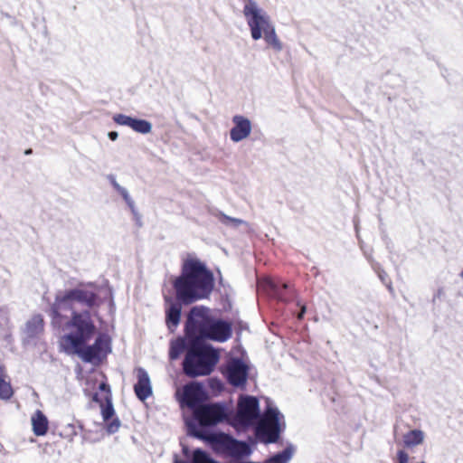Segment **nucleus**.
Listing matches in <instances>:
<instances>
[{
    "instance_id": "f257e3e1",
    "label": "nucleus",
    "mask_w": 463,
    "mask_h": 463,
    "mask_svg": "<svg viewBox=\"0 0 463 463\" xmlns=\"http://www.w3.org/2000/svg\"><path fill=\"white\" fill-rule=\"evenodd\" d=\"M213 272L197 258L184 260L179 276L172 281L175 298L165 295V326L174 333L181 321L183 306L210 297L214 289Z\"/></svg>"
},
{
    "instance_id": "f03ea898",
    "label": "nucleus",
    "mask_w": 463,
    "mask_h": 463,
    "mask_svg": "<svg viewBox=\"0 0 463 463\" xmlns=\"http://www.w3.org/2000/svg\"><path fill=\"white\" fill-rule=\"evenodd\" d=\"M266 406L260 411L256 396L241 394L236 409L232 408L230 426L237 430L256 429V434L264 444L277 443L286 429L284 415L270 398H266Z\"/></svg>"
},
{
    "instance_id": "7ed1b4c3",
    "label": "nucleus",
    "mask_w": 463,
    "mask_h": 463,
    "mask_svg": "<svg viewBox=\"0 0 463 463\" xmlns=\"http://www.w3.org/2000/svg\"><path fill=\"white\" fill-rule=\"evenodd\" d=\"M84 287L98 288L95 282H80L78 287L66 290H59L54 298V301L45 310L51 317V324L54 328H60L63 324L66 316L63 311L76 310L74 303L86 307L90 311L92 308H98L103 303L102 298L95 291H90Z\"/></svg>"
},
{
    "instance_id": "20e7f679",
    "label": "nucleus",
    "mask_w": 463,
    "mask_h": 463,
    "mask_svg": "<svg viewBox=\"0 0 463 463\" xmlns=\"http://www.w3.org/2000/svg\"><path fill=\"white\" fill-rule=\"evenodd\" d=\"M220 360L218 351L207 342H193L182 363L190 378L210 375Z\"/></svg>"
},
{
    "instance_id": "39448f33",
    "label": "nucleus",
    "mask_w": 463,
    "mask_h": 463,
    "mask_svg": "<svg viewBox=\"0 0 463 463\" xmlns=\"http://www.w3.org/2000/svg\"><path fill=\"white\" fill-rule=\"evenodd\" d=\"M243 1L242 13L246 17L251 38L254 41H258L263 36L267 44L271 46L276 52L282 51V43L277 36L275 26L272 24L269 14L259 7L255 0Z\"/></svg>"
},
{
    "instance_id": "423d86ee",
    "label": "nucleus",
    "mask_w": 463,
    "mask_h": 463,
    "mask_svg": "<svg viewBox=\"0 0 463 463\" xmlns=\"http://www.w3.org/2000/svg\"><path fill=\"white\" fill-rule=\"evenodd\" d=\"M71 332L62 336V349L67 351L79 345L88 344L97 334L98 329L89 309L72 310L65 322Z\"/></svg>"
},
{
    "instance_id": "0eeeda50",
    "label": "nucleus",
    "mask_w": 463,
    "mask_h": 463,
    "mask_svg": "<svg viewBox=\"0 0 463 463\" xmlns=\"http://www.w3.org/2000/svg\"><path fill=\"white\" fill-rule=\"evenodd\" d=\"M206 439L205 444L217 455L242 459L252 453V449L248 442L237 439L231 434L221 430H215Z\"/></svg>"
},
{
    "instance_id": "6e6552de",
    "label": "nucleus",
    "mask_w": 463,
    "mask_h": 463,
    "mask_svg": "<svg viewBox=\"0 0 463 463\" xmlns=\"http://www.w3.org/2000/svg\"><path fill=\"white\" fill-rule=\"evenodd\" d=\"M111 338L105 333H99L92 345H79L65 351L68 354H77L84 363L99 365L111 353Z\"/></svg>"
},
{
    "instance_id": "1a4fd4ad",
    "label": "nucleus",
    "mask_w": 463,
    "mask_h": 463,
    "mask_svg": "<svg viewBox=\"0 0 463 463\" xmlns=\"http://www.w3.org/2000/svg\"><path fill=\"white\" fill-rule=\"evenodd\" d=\"M210 309L205 306L193 307L184 323V335L192 337L193 342H204L203 336L212 316L209 314Z\"/></svg>"
},
{
    "instance_id": "9d476101",
    "label": "nucleus",
    "mask_w": 463,
    "mask_h": 463,
    "mask_svg": "<svg viewBox=\"0 0 463 463\" xmlns=\"http://www.w3.org/2000/svg\"><path fill=\"white\" fill-rule=\"evenodd\" d=\"M221 372L227 383L241 390L246 389L250 366L242 358L229 356L221 366Z\"/></svg>"
},
{
    "instance_id": "9b49d317",
    "label": "nucleus",
    "mask_w": 463,
    "mask_h": 463,
    "mask_svg": "<svg viewBox=\"0 0 463 463\" xmlns=\"http://www.w3.org/2000/svg\"><path fill=\"white\" fill-rule=\"evenodd\" d=\"M185 425L188 436L200 439L204 443L207 442L206 438L210 437L215 431L201 410L197 411L193 418L187 420Z\"/></svg>"
},
{
    "instance_id": "f8f14e48",
    "label": "nucleus",
    "mask_w": 463,
    "mask_h": 463,
    "mask_svg": "<svg viewBox=\"0 0 463 463\" xmlns=\"http://www.w3.org/2000/svg\"><path fill=\"white\" fill-rule=\"evenodd\" d=\"M232 335V324L230 321L212 317L202 339L205 342L212 340L223 343L230 339Z\"/></svg>"
},
{
    "instance_id": "ddd939ff",
    "label": "nucleus",
    "mask_w": 463,
    "mask_h": 463,
    "mask_svg": "<svg viewBox=\"0 0 463 463\" xmlns=\"http://www.w3.org/2000/svg\"><path fill=\"white\" fill-rule=\"evenodd\" d=\"M201 411L213 428L221 423L230 425L232 421V407L225 402H211L203 406Z\"/></svg>"
},
{
    "instance_id": "4468645a",
    "label": "nucleus",
    "mask_w": 463,
    "mask_h": 463,
    "mask_svg": "<svg viewBox=\"0 0 463 463\" xmlns=\"http://www.w3.org/2000/svg\"><path fill=\"white\" fill-rule=\"evenodd\" d=\"M182 457L174 455V463H225L213 458L211 454L201 448H190L180 441Z\"/></svg>"
},
{
    "instance_id": "2eb2a0df",
    "label": "nucleus",
    "mask_w": 463,
    "mask_h": 463,
    "mask_svg": "<svg viewBox=\"0 0 463 463\" xmlns=\"http://www.w3.org/2000/svg\"><path fill=\"white\" fill-rule=\"evenodd\" d=\"M233 127L230 130V138L232 141L238 143L247 138L251 132L250 120L241 115L232 117Z\"/></svg>"
},
{
    "instance_id": "dca6fc26",
    "label": "nucleus",
    "mask_w": 463,
    "mask_h": 463,
    "mask_svg": "<svg viewBox=\"0 0 463 463\" xmlns=\"http://www.w3.org/2000/svg\"><path fill=\"white\" fill-rule=\"evenodd\" d=\"M137 383L134 384V392L137 398L145 402L153 393L150 377L147 372L142 368H137Z\"/></svg>"
},
{
    "instance_id": "f3484780",
    "label": "nucleus",
    "mask_w": 463,
    "mask_h": 463,
    "mask_svg": "<svg viewBox=\"0 0 463 463\" xmlns=\"http://www.w3.org/2000/svg\"><path fill=\"white\" fill-rule=\"evenodd\" d=\"M204 393V387L202 383L193 382L184 385L181 397L178 398L181 406L194 408L199 396Z\"/></svg>"
},
{
    "instance_id": "a211bd4d",
    "label": "nucleus",
    "mask_w": 463,
    "mask_h": 463,
    "mask_svg": "<svg viewBox=\"0 0 463 463\" xmlns=\"http://www.w3.org/2000/svg\"><path fill=\"white\" fill-rule=\"evenodd\" d=\"M268 284L272 297L277 300L287 303L294 298V291L288 283L270 280Z\"/></svg>"
},
{
    "instance_id": "6ab92c4d",
    "label": "nucleus",
    "mask_w": 463,
    "mask_h": 463,
    "mask_svg": "<svg viewBox=\"0 0 463 463\" xmlns=\"http://www.w3.org/2000/svg\"><path fill=\"white\" fill-rule=\"evenodd\" d=\"M193 341L194 339L192 337H187L186 335L172 340L168 353L169 359L174 361L178 359L184 352H185V354L188 353Z\"/></svg>"
},
{
    "instance_id": "aec40b11",
    "label": "nucleus",
    "mask_w": 463,
    "mask_h": 463,
    "mask_svg": "<svg viewBox=\"0 0 463 463\" xmlns=\"http://www.w3.org/2000/svg\"><path fill=\"white\" fill-rule=\"evenodd\" d=\"M44 320L41 314L34 315L31 319L25 323L24 333L29 339L38 337L43 332Z\"/></svg>"
},
{
    "instance_id": "412c9836",
    "label": "nucleus",
    "mask_w": 463,
    "mask_h": 463,
    "mask_svg": "<svg viewBox=\"0 0 463 463\" xmlns=\"http://www.w3.org/2000/svg\"><path fill=\"white\" fill-rule=\"evenodd\" d=\"M31 421L33 426V431L35 436H44L47 433L49 428V421L47 417L42 411L37 410L32 416Z\"/></svg>"
},
{
    "instance_id": "4be33fe9",
    "label": "nucleus",
    "mask_w": 463,
    "mask_h": 463,
    "mask_svg": "<svg viewBox=\"0 0 463 463\" xmlns=\"http://www.w3.org/2000/svg\"><path fill=\"white\" fill-rule=\"evenodd\" d=\"M6 377L5 368L0 364V399L3 401H8L14 395L13 387L11 383L5 380Z\"/></svg>"
},
{
    "instance_id": "5701e85b",
    "label": "nucleus",
    "mask_w": 463,
    "mask_h": 463,
    "mask_svg": "<svg viewBox=\"0 0 463 463\" xmlns=\"http://www.w3.org/2000/svg\"><path fill=\"white\" fill-rule=\"evenodd\" d=\"M295 447L288 444L283 450L279 451L269 457L263 463H288L291 459Z\"/></svg>"
},
{
    "instance_id": "b1692460",
    "label": "nucleus",
    "mask_w": 463,
    "mask_h": 463,
    "mask_svg": "<svg viewBox=\"0 0 463 463\" xmlns=\"http://www.w3.org/2000/svg\"><path fill=\"white\" fill-rule=\"evenodd\" d=\"M424 440V432L421 430L414 429L403 435V443L407 448H413L420 445Z\"/></svg>"
},
{
    "instance_id": "393cba45",
    "label": "nucleus",
    "mask_w": 463,
    "mask_h": 463,
    "mask_svg": "<svg viewBox=\"0 0 463 463\" xmlns=\"http://www.w3.org/2000/svg\"><path fill=\"white\" fill-rule=\"evenodd\" d=\"M101 416L105 422L111 420L115 414L114 406L112 403V396L105 397V403H101Z\"/></svg>"
},
{
    "instance_id": "a878e982",
    "label": "nucleus",
    "mask_w": 463,
    "mask_h": 463,
    "mask_svg": "<svg viewBox=\"0 0 463 463\" xmlns=\"http://www.w3.org/2000/svg\"><path fill=\"white\" fill-rule=\"evenodd\" d=\"M368 262L371 264L372 269L377 274L381 282L384 285L387 281H391L387 272L382 268L381 264L377 262L373 256L368 257Z\"/></svg>"
},
{
    "instance_id": "bb28decb",
    "label": "nucleus",
    "mask_w": 463,
    "mask_h": 463,
    "mask_svg": "<svg viewBox=\"0 0 463 463\" xmlns=\"http://www.w3.org/2000/svg\"><path fill=\"white\" fill-rule=\"evenodd\" d=\"M214 216L218 218V220L224 225L238 227L239 225L244 223L245 222L241 219L233 218L226 215L222 212L216 211V213H212Z\"/></svg>"
},
{
    "instance_id": "cd10ccee",
    "label": "nucleus",
    "mask_w": 463,
    "mask_h": 463,
    "mask_svg": "<svg viewBox=\"0 0 463 463\" xmlns=\"http://www.w3.org/2000/svg\"><path fill=\"white\" fill-rule=\"evenodd\" d=\"M138 118L128 116L125 114H115L112 118L113 121L120 126H125L134 129L135 124Z\"/></svg>"
},
{
    "instance_id": "c85d7f7f",
    "label": "nucleus",
    "mask_w": 463,
    "mask_h": 463,
    "mask_svg": "<svg viewBox=\"0 0 463 463\" xmlns=\"http://www.w3.org/2000/svg\"><path fill=\"white\" fill-rule=\"evenodd\" d=\"M152 130V123L146 119L137 118L133 131L139 134H148Z\"/></svg>"
},
{
    "instance_id": "c756f323",
    "label": "nucleus",
    "mask_w": 463,
    "mask_h": 463,
    "mask_svg": "<svg viewBox=\"0 0 463 463\" xmlns=\"http://www.w3.org/2000/svg\"><path fill=\"white\" fill-rule=\"evenodd\" d=\"M232 288L231 286H227V288H224V291L221 292L222 296V308L225 311H229L232 309V300H231V294H232Z\"/></svg>"
},
{
    "instance_id": "7c9ffc66",
    "label": "nucleus",
    "mask_w": 463,
    "mask_h": 463,
    "mask_svg": "<svg viewBox=\"0 0 463 463\" xmlns=\"http://www.w3.org/2000/svg\"><path fill=\"white\" fill-rule=\"evenodd\" d=\"M118 193L122 196L123 200L125 201V203L128 206L129 210L131 212H135V207H136L135 202L132 199V197L129 195L128 191L125 187H123Z\"/></svg>"
},
{
    "instance_id": "2f4dec72",
    "label": "nucleus",
    "mask_w": 463,
    "mask_h": 463,
    "mask_svg": "<svg viewBox=\"0 0 463 463\" xmlns=\"http://www.w3.org/2000/svg\"><path fill=\"white\" fill-rule=\"evenodd\" d=\"M120 427V420L118 418H114L110 422H108L106 425V431L109 434L116 433Z\"/></svg>"
},
{
    "instance_id": "473e14b6",
    "label": "nucleus",
    "mask_w": 463,
    "mask_h": 463,
    "mask_svg": "<svg viewBox=\"0 0 463 463\" xmlns=\"http://www.w3.org/2000/svg\"><path fill=\"white\" fill-rule=\"evenodd\" d=\"M409 461V455L408 453L403 450L400 449L397 452V463H408Z\"/></svg>"
},
{
    "instance_id": "72a5a7b5",
    "label": "nucleus",
    "mask_w": 463,
    "mask_h": 463,
    "mask_svg": "<svg viewBox=\"0 0 463 463\" xmlns=\"http://www.w3.org/2000/svg\"><path fill=\"white\" fill-rule=\"evenodd\" d=\"M99 390L102 392H105L106 393V396L105 397H109V395H111V389H110V386L108 383L106 382H101L99 384Z\"/></svg>"
},
{
    "instance_id": "f704fd0d",
    "label": "nucleus",
    "mask_w": 463,
    "mask_h": 463,
    "mask_svg": "<svg viewBox=\"0 0 463 463\" xmlns=\"http://www.w3.org/2000/svg\"><path fill=\"white\" fill-rule=\"evenodd\" d=\"M108 180L109 181L110 184L112 185V187L117 191L118 192L119 190H121L123 188V186H121L116 180V176L114 175H108Z\"/></svg>"
},
{
    "instance_id": "c9c22d12",
    "label": "nucleus",
    "mask_w": 463,
    "mask_h": 463,
    "mask_svg": "<svg viewBox=\"0 0 463 463\" xmlns=\"http://www.w3.org/2000/svg\"><path fill=\"white\" fill-rule=\"evenodd\" d=\"M131 213L134 216L137 225L141 227L142 226L141 215L139 214V213L137 212L136 207H135V212H131Z\"/></svg>"
},
{
    "instance_id": "e433bc0d",
    "label": "nucleus",
    "mask_w": 463,
    "mask_h": 463,
    "mask_svg": "<svg viewBox=\"0 0 463 463\" xmlns=\"http://www.w3.org/2000/svg\"><path fill=\"white\" fill-rule=\"evenodd\" d=\"M92 402L99 403L101 406V403H104L103 401L100 399L98 392H94L91 397Z\"/></svg>"
},
{
    "instance_id": "4c0bfd02",
    "label": "nucleus",
    "mask_w": 463,
    "mask_h": 463,
    "mask_svg": "<svg viewBox=\"0 0 463 463\" xmlns=\"http://www.w3.org/2000/svg\"><path fill=\"white\" fill-rule=\"evenodd\" d=\"M385 287L387 288L388 291L390 292V294L392 296V297H395V291H394V288L392 287V280L391 281H387L386 284H384Z\"/></svg>"
},
{
    "instance_id": "58836bf2",
    "label": "nucleus",
    "mask_w": 463,
    "mask_h": 463,
    "mask_svg": "<svg viewBox=\"0 0 463 463\" xmlns=\"http://www.w3.org/2000/svg\"><path fill=\"white\" fill-rule=\"evenodd\" d=\"M218 284L221 288H222V289H220V291H224V288H227V286H230L229 284H227L224 279H222V276H220L219 278V280H218Z\"/></svg>"
},
{
    "instance_id": "ea45409f",
    "label": "nucleus",
    "mask_w": 463,
    "mask_h": 463,
    "mask_svg": "<svg viewBox=\"0 0 463 463\" xmlns=\"http://www.w3.org/2000/svg\"><path fill=\"white\" fill-rule=\"evenodd\" d=\"M108 137L111 140V141H115L118 139V133L117 131H109L108 133Z\"/></svg>"
},
{
    "instance_id": "a19ab883",
    "label": "nucleus",
    "mask_w": 463,
    "mask_h": 463,
    "mask_svg": "<svg viewBox=\"0 0 463 463\" xmlns=\"http://www.w3.org/2000/svg\"><path fill=\"white\" fill-rule=\"evenodd\" d=\"M222 386V383L219 380L211 379V387L212 388H221Z\"/></svg>"
},
{
    "instance_id": "79ce46f5",
    "label": "nucleus",
    "mask_w": 463,
    "mask_h": 463,
    "mask_svg": "<svg viewBox=\"0 0 463 463\" xmlns=\"http://www.w3.org/2000/svg\"><path fill=\"white\" fill-rule=\"evenodd\" d=\"M109 295H110V300H109V307L112 308L115 307L114 299H113V291L112 288L109 289Z\"/></svg>"
},
{
    "instance_id": "37998d69",
    "label": "nucleus",
    "mask_w": 463,
    "mask_h": 463,
    "mask_svg": "<svg viewBox=\"0 0 463 463\" xmlns=\"http://www.w3.org/2000/svg\"><path fill=\"white\" fill-rule=\"evenodd\" d=\"M225 463H263V462H255L251 460H241V461H230Z\"/></svg>"
},
{
    "instance_id": "c03bdc74",
    "label": "nucleus",
    "mask_w": 463,
    "mask_h": 463,
    "mask_svg": "<svg viewBox=\"0 0 463 463\" xmlns=\"http://www.w3.org/2000/svg\"><path fill=\"white\" fill-rule=\"evenodd\" d=\"M306 313V307L304 306L301 307V311L298 316V319H302L304 317V315Z\"/></svg>"
},
{
    "instance_id": "a18cd8bd",
    "label": "nucleus",
    "mask_w": 463,
    "mask_h": 463,
    "mask_svg": "<svg viewBox=\"0 0 463 463\" xmlns=\"http://www.w3.org/2000/svg\"><path fill=\"white\" fill-rule=\"evenodd\" d=\"M442 293H443L442 288H439V289H438V291H437V293L434 295V299H435L436 298H440V296L442 295Z\"/></svg>"
},
{
    "instance_id": "49530a36",
    "label": "nucleus",
    "mask_w": 463,
    "mask_h": 463,
    "mask_svg": "<svg viewBox=\"0 0 463 463\" xmlns=\"http://www.w3.org/2000/svg\"><path fill=\"white\" fill-rule=\"evenodd\" d=\"M361 249L364 250V256H365L366 260H368V257H369V256H372V254H371L370 252H367L366 250H364L363 249V246H362V245H361Z\"/></svg>"
},
{
    "instance_id": "de8ad7c7",
    "label": "nucleus",
    "mask_w": 463,
    "mask_h": 463,
    "mask_svg": "<svg viewBox=\"0 0 463 463\" xmlns=\"http://www.w3.org/2000/svg\"><path fill=\"white\" fill-rule=\"evenodd\" d=\"M24 154H25L26 156L32 155V154H33V149H32V148H28V149H26V150L24 151Z\"/></svg>"
},
{
    "instance_id": "09e8293b",
    "label": "nucleus",
    "mask_w": 463,
    "mask_h": 463,
    "mask_svg": "<svg viewBox=\"0 0 463 463\" xmlns=\"http://www.w3.org/2000/svg\"><path fill=\"white\" fill-rule=\"evenodd\" d=\"M459 276H460L461 279H463V269L461 270Z\"/></svg>"
},
{
    "instance_id": "8fccbe9b",
    "label": "nucleus",
    "mask_w": 463,
    "mask_h": 463,
    "mask_svg": "<svg viewBox=\"0 0 463 463\" xmlns=\"http://www.w3.org/2000/svg\"><path fill=\"white\" fill-rule=\"evenodd\" d=\"M356 233H358V226L355 225Z\"/></svg>"
},
{
    "instance_id": "3c124183",
    "label": "nucleus",
    "mask_w": 463,
    "mask_h": 463,
    "mask_svg": "<svg viewBox=\"0 0 463 463\" xmlns=\"http://www.w3.org/2000/svg\"><path fill=\"white\" fill-rule=\"evenodd\" d=\"M79 428H80V430H83L82 425H79Z\"/></svg>"
}]
</instances>
